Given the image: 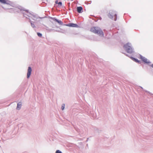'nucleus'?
Here are the masks:
<instances>
[{
	"instance_id": "nucleus-6",
	"label": "nucleus",
	"mask_w": 153,
	"mask_h": 153,
	"mask_svg": "<svg viewBox=\"0 0 153 153\" xmlns=\"http://www.w3.org/2000/svg\"><path fill=\"white\" fill-rule=\"evenodd\" d=\"M131 46L130 44L129 43H127L124 45L123 47L126 51H127V49L130 47Z\"/></svg>"
},
{
	"instance_id": "nucleus-18",
	"label": "nucleus",
	"mask_w": 153,
	"mask_h": 153,
	"mask_svg": "<svg viewBox=\"0 0 153 153\" xmlns=\"http://www.w3.org/2000/svg\"><path fill=\"white\" fill-rule=\"evenodd\" d=\"M31 26L33 27H35V25L33 24H32V23H31Z\"/></svg>"
},
{
	"instance_id": "nucleus-5",
	"label": "nucleus",
	"mask_w": 153,
	"mask_h": 153,
	"mask_svg": "<svg viewBox=\"0 0 153 153\" xmlns=\"http://www.w3.org/2000/svg\"><path fill=\"white\" fill-rule=\"evenodd\" d=\"M67 26L73 27H77L78 26L76 24L73 23H69L66 25Z\"/></svg>"
},
{
	"instance_id": "nucleus-4",
	"label": "nucleus",
	"mask_w": 153,
	"mask_h": 153,
	"mask_svg": "<svg viewBox=\"0 0 153 153\" xmlns=\"http://www.w3.org/2000/svg\"><path fill=\"white\" fill-rule=\"evenodd\" d=\"M31 71L32 69L31 67H28L27 70V78H29L31 74Z\"/></svg>"
},
{
	"instance_id": "nucleus-9",
	"label": "nucleus",
	"mask_w": 153,
	"mask_h": 153,
	"mask_svg": "<svg viewBox=\"0 0 153 153\" xmlns=\"http://www.w3.org/2000/svg\"><path fill=\"white\" fill-rule=\"evenodd\" d=\"M77 11L79 13H81L82 10V8L81 7H78L77 8Z\"/></svg>"
},
{
	"instance_id": "nucleus-12",
	"label": "nucleus",
	"mask_w": 153,
	"mask_h": 153,
	"mask_svg": "<svg viewBox=\"0 0 153 153\" xmlns=\"http://www.w3.org/2000/svg\"><path fill=\"white\" fill-rule=\"evenodd\" d=\"M131 58L133 60H134L136 62L139 63L140 62V61H139L138 60L134 58L133 57H131Z\"/></svg>"
},
{
	"instance_id": "nucleus-17",
	"label": "nucleus",
	"mask_w": 153,
	"mask_h": 153,
	"mask_svg": "<svg viewBox=\"0 0 153 153\" xmlns=\"http://www.w3.org/2000/svg\"><path fill=\"white\" fill-rule=\"evenodd\" d=\"M58 4L60 5V6H62V3L61 2H59Z\"/></svg>"
},
{
	"instance_id": "nucleus-2",
	"label": "nucleus",
	"mask_w": 153,
	"mask_h": 153,
	"mask_svg": "<svg viewBox=\"0 0 153 153\" xmlns=\"http://www.w3.org/2000/svg\"><path fill=\"white\" fill-rule=\"evenodd\" d=\"M138 58L139 59H141L145 63H150L147 60V59L141 55H139Z\"/></svg>"
},
{
	"instance_id": "nucleus-3",
	"label": "nucleus",
	"mask_w": 153,
	"mask_h": 153,
	"mask_svg": "<svg viewBox=\"0 0 153 153\" xmlns=\"http://www.w3.org/2000/svg\"><path fill=\"white\" fill-rule=\"evenodd\" d=\"M114 16V20L116 21L117 20V16L116 14V13H109V17L111 19H113V16Z\"/></svg>"
},
{
	"instance_id": "nucleus-7",
	"label": "nucleus",
	"mask_w": 153,
	"mask_h": 153,
	"mask_svg": "<svg viewBox=\"0 0 153 153\" xmlns=\"http://www.w3.org/2000/svg\"><path fill=\"white\" fill-rule=\"evenodd\" d=\"M127 52L129 53H131L133 52V49L131 46L129 48L127 49L126 51Z\"/></svg>"
},
{
	"instance_id": "nucleus-15",
	"label": "nucleus",
	"mask_w": 153,
	"mask_h": 153,
	"mask_svg": "<svg viewBox=\"0 0 153 153\" xmlns=\"http://www.w3.org/2000/svg\"><path fill=\"white\" fill-rule=\"evenodd\" d=\"M37 34L38 36L39 37H41L42 36V34L39 33H37Z\"/></svg>"
},
{
	"instance_id": "nucleus-11",
	"label": "nucleus",
	"mask_w": 153,
	"mask_h": 153,
	"mask_svg": "<svg viewBox=\"0 0 153 153\" xmlns=\"http://www.w3.org/2000/svg\"><path fill=\"white\" fill-rule=\"evenodd\" d=\"M54 21L57 22L59 24L62 25L63 24L62 22L60 20H59L56 19H55Z\"/></svg>"
},
{
	"instance_id": "nucleus-8",
	"label": "nucleus",
	"mask_w": 153,
	"mask_h": 153,
	"mask_svg": "<svg viewBox=\"0 0 153 153\" xmlns=\"http://www.w3.org/2000/svg\"><path fill=\"white\" fill-rule=\"evenodd\" d=\"M127 52L129 53H131L133 52V49L131 46L129 48L127 49L126 51Z\"/></svg>"
},
{
	"instance_id": "nucleus-20",
	"label": "nucleus",
	"mask_w": 153,
	"mask_h": 153,
	"mask_svg": "<svg viewBox=\"0 0 153 153\" xmlns=\"http://www.w3.org/2000/svg\"><path fill=\"white\" fill-rule=\"evenodd\" d=\"M152 67L153 68V64L152 65Z\"/></svg>"
},
{
	"instance_id": "nucleus-14",
	"label": "nucleus",
	"mask_w": 153,
	"mask_h": 153,
	"mask_svg": "<svg viewBox=\"0 0 153 153\" xmlns=\"http://www.w3.org/2000/svg\"><path fill=\"white\" fill-rule=\"evenodd\" d=\"M65 104H62V107H61V109L62 110H63L64 109V108H65Z\"/></svg>"
},
{
	"instance_id": "nucleus-13",
	"label": "nucleus",
	"mask_w": 153,
	"mask_h": 153,
	"mask_svg": "<svg viewBox=\"0 0 153 153\" xmlns=\"http://www.w3.org/2000/svg\"><path fill=\"white\" fill-rule=\"evenodd\" d=\"M7 1L6 0H0V2L3 4H7Z\"/></svg>"
},
{
	"instance_id": "nucleus-1",
	"label": "nucleus",
	"mask_w": 153,
	"mask_h": 153,
	"mask_svg": "<svg viewBox=\"0 0 153 153\" xmlns=\"http://www.w3.org/2000/svg\"><path fill=\"white\" fill-rule=\"evenodd\" d=\"M90 31L101 36H103L104 35L102 30L98 27H92L90 29Z\"/></svg>"
},
{
	"instance_id": "nucleus-16",
	"label": "nucleus",
	"mask_w": 153,
	"mask_h": 153,
	"mask_svg": "<svg viewBox=\"0 0 153 153\" xmlns=\"http://www.w3.org/2000/svg\"><path fill=\"white\" fill-rule=\"evenodd\" d=\"M56 153H62V152L59 150H57L56 152Z\"/></svg>"
},
{
	"instance_id": "nucleus-19",
	"label": "nucleus",
	"mask_w": 153,
	"mask_h": 153,
	"mask_svg": "<svg viewBox=\"0 0 153 153\" xmlns=\"http://www.w3.org/2000/svg\"><path fill=\"white\" fill-rule=\"evenodd\" d=\"M58 0H56V1H55V3L56 4H58Z\"/></svg>"
},
{
	"instance_id": "nucleus-10",
	"label": "nucleus",
	"mask_w": 153,
	"mask_h": 153,
	"mask_svg": "<svg viewBox=\"0 0 153 153\" xmlns=\"http://www.w3.org/2000/svg\"><path fill=\"white\" fill-rule=\"evenodd\" d=\"M21 106H22L21 103V102H19L17 104V106L16 107L17 109L18 110H19L21 108Z\"/></svg>"
}]
</instances>
